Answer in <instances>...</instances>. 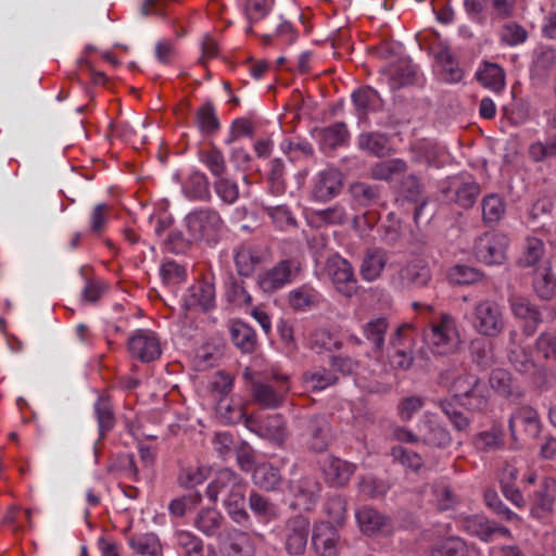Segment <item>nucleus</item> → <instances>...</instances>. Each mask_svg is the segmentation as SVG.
I'll return each instance as SVG.
<instances>
[{"label":"nucleus","mask_w":556,"mask_h":556,"mask_svg":"<svg viewBox=\"0 0 556 556\" xmlns=\"http://www.w3.org/2000/svg\"><path fill=\"white\" fill-rule=\"evenodd\" d=\"M426 338L438 354L455 351L459 344L455 318L450 314H440L434 317L426 332Z\"/></svg>","instance_id":"1"},{"label":"nucleus","mask_w":556,"mask_h":556,"mask_svg":"<svg viewBox=\"0 0 556 556\" xmlns=\"http://www.w3.org/2000/svg\"><path fill=\"white\" fill-rule=\"evenodd\" d=\"M296 428L307 448L325 452L330 443V426L324 415H306L298 418Z\"/></svg>","instance_id":"2"},{"label":"nucleus","mask_w":556,"mask_h":556,"mask_svg":"<svg viewBox=\"0 0 556 556\" xmlns=\"http://www.w3.org/2000/svg\"><path fill=\"white\" fill-rule=\"evenodd\" d=\"M472 327L481 336L497 337L505 328L500 304L488 299L478 302L472 312Z\"/></svg>","instance_id":"3"},{"label":"nucleus","mask_w":556,"mask_h":556,"mask_svg":"<svg viewBox=\"0 0 556 556\" xmlns=\"http://www.w3.org/2000/svg\"><path fill=\"white\" fill-rule=\"evenodd\" d=\"M509 239L500 232H484L475 242V257L486 265L502 264L506 260Z\"/></svg>","instance_id":"4"},{"label":"nucleus","mask_w":556,"mask_h":556,"mask_svg":"<svg viewBox=\"0 0 556 556\" xmlns=\"http://www.w3.org/2000/svg\"><path fill=\"white\" fill-rule=\"evenodd\" d=\"M326 274L336 290L342 295L351 298L356 293L358 289L357 279L353 266L345 258L337 254L330 256L326 262Z\"/></svg>","instance_id":"5"},{"label":"nucleus","mask_w":556,"mask_h":556,"mask_svg":"<svg viewBox=\"0 0 556 556\" xmlns=\"http://www.w3.org/2000/svg\"><path fill=\"white\" fill-rule=\"evenodd\" d=\"M301 271V264L296 260H282L273 268L258 277V286L264 292H275L292 282Z\"/></svg>","instance_id":"6"},{"label":"nucleus","mask_w":556,"mask_h":556,"mask_svg":"<svg viewBox=\"0 0 556 556\" xmlns=\"http://www.w3.org/2000/svg\"><path fill=\"white\" fill-rule=\"evenodd\" d=\"M508 429L513 440L517 441L534 439L541 430V421L538 412L529 405L515 409L508 420Z\"/></svg>","instance_id":"7"},{"label":"nucleus","mask_w":556,"mask_h":556,"mask_svg":"<svg viewBox=\"0 0 556 556\" xmlns=\"http://www.w3.org/2000/svg\"><path fill=\"white\" fill-rule=\"evenodd\" d=\"M127 348L131 357L142 363L153 362L162 354L160 338L147 329L135 331L128 339Z\"/></svg>","instance_id":"8"},{"label":"nucleus","mask_w":556,"mask_h":556,"mask_svg":"<svg viewBox=\"0 0 556 556\" xmlns=\"http://www.w3.org/2000/svg\"><path fill=\"white\" fill-rule=\"evenodd\" d=\"M309 520L303 515L289 518L285 525V548L290 555H302L309 535Z\"/></svg>","instance_id":"9"},{"label":"nucleus","mask_w":556,"mask_h":556,"mask_svg":"<svg viewBox=\"0 0 556 556\" xmlns=\"http://www.w3.org/2000/svg\"><path fill=\"white\" fill-rule=\"evenodd\" d=\"M248 428L258 437L266 439L277 446H282L289 437L287 422L282 415H269L261 421L247 419Z\"/></svg>","instance_id":"10"},{"label":"nucleus","mask_w":556,"mask_h":556,"mask_svg":"<svg viewBox=\"0 0 556 556\" xmlns=\"http://www.w3.org/2000/svg\"><path fill=\"white\" fill-rule=\"evenodd\" d=\"M289 386L283 382H264L253 380L251 382V395L253 401L263 408L274 409L281 406L285 402Z\"/></svg>","instance_id":"11"},{"label":"nucleus","mask_w":556,"mask_h":556,"mask_svg":"<svg viewBox=\"0 0 556 556\" xmlns=\"http://www.w3.org/2000/svg\"><path fill=\"white\" fill-rule=\"evenodd\" d=\"M217 548L223 556H253L255 552L248 533L235 529L218 533Z\"/></svg>","instance_id":"12"},{"label":"nucleus","mask_w":556,"mask_h":556,"mask_svg":"<svg viewBox=\"0 0 556 556\" xmlns=\"http://www.w3.org/2000/svg\"><path fill=\"white\" fill-rule=\"evenodd\" d=\"M462 529L471 536H476L483 542H490L495 534L505 538L510 536L508 528L497 525L495 521L481 515H473L462 520Z\"/></svg>","instance_id":"13"},{"label":"nucleus","mask_w":556,"mask_h":556,"mask_svg":"<svg viewBox=\"0 0 556 556\" xmlns=\"http://www.w3.org/2000/svg\"><path fill=\"white\" fill-rule=\"evenodd\" d=\"M409 327H399L390 338L393 352L390 355V363L394 368L406 370L414 361L412 351V339L408 337Z\"/></svg>","instance_id":"14"},{"label":"nucleus","mask_w":556,"mask_h":556,"mask_svg":"<svg viewBox=\"0 0 556 556\" xmlns=\"http://www.w3.org/2000/svg\"><path fill=\"white\" fill-rule=\"evenodd\" d=\"M431 280V270L421 260L413 261L402 267L395 277L401 289H414L428 286Z\"/></svg>","instance_id":"15"},{"label":"nucleus","mask_w":556,"mask_h":556,"mask_svg":"<svg viewBox=\"0 0 556 556\" xmlns=\"http://www.w3.org/2000/svg\"><path fill=\"white\" fill-rule=\"evenodd\" d=\"M289 489L296 501L295 505L309 510L319 497L321 484L315 477L305 476L296 481H292Z\"/></svg>","instance_id":"16"},{"label":"nucleus","mask_w":556,"mask_h":556,"mask_svg":"<svg viewBox=\"0 0 556 556\" xmlns=\"http://www.w3.org/2000/svg\"><path fill=\"white\" fill-rule=\"evenodd\" d=\"M480 192V186L475 181H454L451 182L447 187L442 188L444 201L454 202L464 208L471 207Z\"/></svg>","instance_id":"17"},{"label":"nucleus","mask_w":556,"mask_h":556,"mask_svg":"<svg viewBox=\"0 0 556 556\" xmlns=\"http://www.w3.org/2000/svg\"><path fill=\"white\" fill-rule=\"evenodd\" d=\"M471 443L481 453L500 451L505 446V429L501 422L493 421L489 429L476 433Z\"/></svg>","instance_id":"18"},{"label":"nucleus","mask_w":556,"mask_h":556,"mask_svg":"<svg viewBox=\"0 0 556 556\" xmlns=\"http://www.w3.org/2000/svg\"><path fill=\"white\" fill-rule=\"evenodd\" d=\"M338 540V532L330 522H320L315 526L312 534V544L320 556H337Z\"/></svg>","instance_id":"19"},{"label":"nucleus","mask_w":556,"mask_h":556,"mask_svg":"<svg viewBox=\"0 0 556 556\" xmlns=\"http://www.w3.org/2000/svg\"><path fill=\"white\" fill-rule=\"evenodd\" d=\"M357 146L362 151L377 157H384L394 152L390 136L380 131L359 134Z\"/></svg>","instance_id":"20"},{"label":"nucleus","mask_w":556,"mask_h":556,"mask_svg":"<svg viewBox=\"0 0 556 556\" xmlns=\"http://www.w3.org/2000/svg\"><path fill=\"white\" fill-rule=\"evenodd\" d=\"M513 314L526 321L523 326V333L532 336L539 325L543 321L542 314L536 305L530 302L527 298L518 296L511 300Z\"/></svg>","instance_id":"21"},{"label":"nucleus","mask_w":556,"mask_h":556,"mask_svg":"<svg viewBox=\"0 0 556 556\" xmlns=\"http://www.w3.org/2000/svg\"><path fill=\"white\" fill-rule=\"evenodd\" d=\"M556 496V480L545 477L540 489L535 492L531 514L536 518H543L553 511Z\"/></svg>","instance_id":"22"},{"label":"nucleus","mask_w":556,"mask_h":556,"mask_svg":"<svg viewBox=\"0 0 556 556\" xmlns=\"http://www.w3.org/2000/svg\"><path fill=\"white\" fill-rule=\"evenodd\" d=\"M229 332L233 344L242 353H253L258 345L257 336L254 329L244 321L239 319L231 320L229 324Z\"/></svg>","instance_id":"23"},{"label":"nucleus","mask_w":556,"mask_h":556,"mask_svg":"<svg viewBox=\"0 0 556 556\" xmlns=\"http://www.w3.org/2000/svg\"><path fill=\"white\" fill-rule=\"evenodd\" d=\"M388 262L387 253L380 248L367 249L361 267L359 274L366 281H374L380 277Z\"/></svg>","instance_id":"24"},{"label":"nucleus","mask_w":556,"mask_h":556,"mask_svg":"<svg viewBox=\"0 0 556 556\" xmlns=\"http://www.w3.org/2000/svg\"><path fill=\"white\" fill-rule=\"evenodd\" d=\"M397 192L400 197L409 202L418 203L420 201V203L416 205L414 211V219L416 223H418L426 201L421 197L422 187L417 176H402V179L400 180L397 186Z\"/></svg>","instance_id":"25"},{"label":"nucleus","mask_w":556,"mask_h":556,"mask_svg":"<svg viewBox=\"0 0 556 556\" xmlns=\"http://www.w3.org/2000/svg\"><path fill=\"white\" fill-rule=\"evenodd\" d=\"M127 542L132 553L138 556L162 555L161 542L154 533H134L128 536Z\"/></svg>","instance_id":"26"},{"label":"nucleus","mask_w":556,"mask_h":556,"mask_svg":"<svg viewBox=\"0 0 556 556\" xmlns=\"http://www.w3.org/2000/svg\"><path fill=\"white\" fill-rule=\"evenodd\" d=\"M489 382L497 394L509 401H517L522 397V392L514 388L511 374L506 369H493L490 374Z\"/></svg>","instance_id":"27"},{"label":"nucleus","mask_w":556,"mask_h":556,"mask_svg":"<svg viewBox=\"0 0 556 556\" xmlns=\"http://www.w3.org/2000/svg\"><path fill=\"white\" fill-rule=\"evenodd\" d=\"M532 288L535 294L543 301H551L556 295V277L551 267L535 268Z\"/></svg>","instance_id":"28"},{"label":"nucleus","mask_w":556,"mask_h":556,"mask_svg":"<svg viewBox=\"0 0 556 556\" xmlns=\"http://www.w3.org/2000/svg\"><path fill=\"white\" fill-rule=\"evenodd\" d=\"M324 472L328 482L334 486L346 484L354 472V466L337 457H328Z\"/></svg>","instance_id":"29"},{"label":"nucleus","mask_w":556,"mask_h":556,"mask_svg":"<svg viewBox=\"0 0 556 556\" xmlns=\"http://www.w3.org/2000/svg\"><path fill=\"white\" fill-rule=\"evenodd\" d=\"M351 99L358 116L374 112L381 105V98L378 91L370 86H363L354 90Z\"/></svg>","instance_id":"30"},{"label":"nucleus","mask_w":556,"mask_h":556,"mask_svg":"<svg viewBox=\"0 0 556 556\" xmlns=\"http://www.w3.org/2000/svg\"><path fill=\"white\" fill-rule=\"evenodd\" d=\"M222 502L228 515L233 519L235 522L243 523L249 520V514L245 510V495L243 485L236 488L233 491H229V493L222 497Z\"/></svg>","instance_id":"31"},{"label":"nucleus","mask_w":556,"mask_h":556,"mask_svg":"<svg viewBox=\"0 0 556 556\" xmlns=\"http://www.w3.org/2000/svg\"><path fill=\"white\" fill-rule=\"evenodd\" d=\"M321 301V294L309 285H303L289 293V304L296 311H306L316 307Z\"/></svg>","instance_id":"32"},{"label":"nucleus","mask_w":556,"mask_h":556,"mask_svg":"<svg viewBox=\"0 0 556 556\" xmlns=\"http://www.w3.org/2000/svg\"><path fill=\"white\" fill-rule=\"evenodd\" d=\"M432 556H479L478 552L464 540L450 536L438 542L431 551Z\"/></svg>","instance_id":"33"},{"label":"nucleus","mask_w":556,"mask_h":556,"mask_svg":"<svg viewBox=\"0 0 556 556\" xmlns=\"http://www.w3.org/2000/svg\"><path fill=\"white\" fill-rule=\"evenodd\" d=\"M420 440L426 445L444 448L451 444L452 437L444 426L433 420H427L424 425Z\"/></svg>","instance_id":"34"},{"label":"nucleus","mask_w":556,"mask_h":556,"mask_svg":"<svg viewBox=\"0 0 556 556\" xmlns=\"http://www.w3.org/2000/svg\"><path fill=\"white\" fill-rule=\"evenodd\" d=\"M437 405L446 416L453 428L458 432H467L470 428L471 420L463 410L457 407V403L452 397H444L437 402Z\"/></svg>","instance_id":"35"},{"label":"nucleus","mask_w":556,"mask_h":556,"mask_svg":"<svg viewBox=\"0 0 556 556\" xmlns=\"http://www.w3.org/2000/svg\"><path fill=\"white\" fill-rule=\"evenodd\" d=\"M418 66L409 61L399 62L392 70L390 75V88L392 90L400 89L407 85H413L418 78Z\"/></svg>","instance_id":"36"},{"label":"nucleus","mask_w":556,"mask_h":556,"mask_svg":"<svg viewBox=\"0 0 556 556\" xmlns=\"http://www.w3.org/2000/svg\"><path fill=\"white\" fill-rule=\"evenodd\" d=\"M350 137L346 125L343 122H337L321 129L319 134L320 148L323 150H332L348 142Z\"/></svg>","instance_id":"37"},{"label":"nucleus","mask_w":556,"mask_h":556,"mask_svg":"<svg viewBox=\"0 0 556 556\" xmlns=\"http://www.w3.org/2000/svg\"><path fill=\"white\" fill-rule=\"evenodd\" d=\"M343 187L341 176H318L312 194L315 200L327 202L338 195Z\"/></svg>","instance_id":"38"},{"label":"nucleus","mask_w":556,"mask_h":556,"mask_svg":"<svg viewBox=\"0 0 556 556\" xmlns=\"http://www.w3.org/2000/svg\"><path fill=\"white\" fill-rule=\"evenodd\" d=\"M252 479L255 485L265 491L277 490L282 480L279 469L267 463L253 469Z\"/></svg>","instance_id":"39"},{"label":"nucleus","mask_w":556,"mask_h":556,"mask_svg":"<svg viewBox=\"0 0 556 556\" xmlns=\"http://www.w3.org/2000/svg\"><path fill=\"white\" fill-rule=\"evenodd\" d=\"M477 80L485 88L500 92L505 87L504 70L494 63H485L483 68L476 73Z\"/></svg>","instance_id":"40"},{"label":"nucleus","mask_w":556,"mask_h":556,"mask_svg":"<svg viewBox=\"0 0 556 556\" xmlns=\"http://www.w3.org/2000/svg\"><path fill=\"white\" fill-rule=\"evenodd\" d=\"M242 484L238 481L236 475L230 469H222L216 472V476L211 483V502H217L218 498L224 497L229 491Z\"/></svg>","instance_id":"41"},{"label":"nucleus","mask_w":556,"mask_h":556,"mask_svg":"<svg viewBox=\"0 0 556 556\" xmlns=\"http://www.w3.org/2000/svg\"><path fill=\"white\" fill-rule=\"evenodd\" d=\"M186 226L191 240H205L208 230V211L194 210L190 212L186 217Z\"/></svg>","instance_id":"42"},{"label":"nucleus","mask_w":556,"mask_h":556,"mask_svg":"<svg viewBox=\"0 0 556 556\" xmlns=\"http://www.w3.org/2000/svg\"><path fill=\"white\" fill-rule=\"evenodd\" d=\"M263 256L251 245L241 247L235 256L236 266L240 276H250L256 266L262 263Z\"/></svg>","instance_id":"43"},{"label":"nucleus","mask_w":556,"mask_h":556,"mask_svg":"<svg viewBox=\"0 0 556 556\" xmlns=\"http://www.w3.org/2000/svg\"><path fill=\"white\" fill-rule=\"evenodd\" d=\"M361 530L366 534H375L386 525V518L376 509L364 506L356 511Z\"/></svg>","instance_id":"44"},{"label":"nucleus","mask_w":556,"mask_h":556,"mask_svg":"<svg viewBox=\"0 0 556 556\" xmlns=\"http://www.w3.org/2000/svg\"><path fill=\"white\" fill-rule=\"evenodd\" d=\"M388 327V320L382 317L371 319L364 326V334L372 343L375 353L382 351Z\"/></svg>","instance_id":"45"},{"label":"nucleus","mask_w":556,"mask_h":556,"mask_svg":"<svg viewBox=\"0 0 556 556\" xmlns=\"http://www.w3.org/2000/svg\"><path fill=\"white\" fill-rule=\"evenodd\" d=\"M249 506L256 516L266 521L275 520L279 516L278 507L257 492L250 494Z\"/></svg>","instance_id":"46"},{"label":"nucleus","mask_w":556,"mask_h":556,"mask_svg":"<svg viewBox=\"0 0 556 556\" xmlns=\"http://www.w3.org/2000/svg\"><path fill=\"white\" fill-rule=\"evenodd\" d=\"M508 359L511 366L522 375H534L538 370V364L531 352L526 349L516 348L511 350Z\"/></svg>","instance_id":"47"},{"label":"nucleus","mask_w":556,"mask_h":556,"mask_svg":"<svg viewBox=\"0 0 556 556\" xmlns=\"http://www.w3.org/2000/svg\"><path fill=\"white\" fill-rule=\"evenodd\" d=\"M216 417L225 424H236L243 417L240 406H233L229 395H222L215 405Z\"/></svg>","instance_id":"48"},{"label":"nucleus","mask_w":556,"mask_h":556,"mask_svg":"<svg viewBox=\"0 0 556 556\" xmlns=\"http://www.w3.org/2000/svg\"><path fill=\"white\" fill-rule=\"evenodd\" d=\"M240 441V438L230 431L215 432L212 440L214 451L222 459H227L235 456V451Z\"/></svg>","instance_id":"49"},{"label":"nucleus","mask_w":556,"mask_h":556,"mask_svg":"<svg viewBox=\"0 0 556 556\" xmlns=\"http://www.w3.org/2000/svg\"><path fill=\"white\" fill-rule=\"evenodd\" d=\"M544 242L539 238H527L518 265L521 267H532L539 263L544 255Z\"/></svg>","instance_id":"50"},{"label":"nucleus","mask_w":556,"mask_h":556,"mask_svg":"<svg viewBox=\"0 0 556 556\" xmlns=\"http://www.w3.org/2000/svg\"><path fill=\"white\" fill-rule=\"evenodd\" d=\"M470 355L472 362L482 369L493 364L492 344L484 339H476L470 343Z\"/></svg>","instance_id":"51"},{"label":"nucleus","mask_w":556,"mask_h":556,"mask_svg":"<svg viewBox=\"0 0 556 556\" xmlns=\"http://www.w3.org/2000/svg\"><path fill=\"white\" fill-rule=\"evenodd\" d=\"M182 305L186 309H199L203 313L208 311V298L203 285L190 287L182 298Z\"/></svg>","instance_id":"52"},{"label":"nucleus","mask_w":556,"mask_h":556,"mask_svg":"<svg viewBox=\"0 0 556 556\" xmlns=\"http://www.w3.org/2000/svg\"><path fill=\"white\" fill-rule=\"evenodd\" d=\"M500 38L502 43L516 47L528 39V31L518 23L508 22L502 26Z\"/></svg>","instance_id":"53"},{"label":"nucleus","mask_w":556,"mask_h":556,"mask_svg":"<svg viewBox=\"0 0 556 556\" xmlns=\"http://www.w3.org/2000/svg\"><path fill=\"white\" fill-rule=\"evenodd\" d=\"M358 488L362 494L371 498H380L387 494L390 485L382 479L374 476H366L359 481Z\"/></svg>","instance_id":"54"},{"label":"nucleus","mask_w":556,"mask_h":556,"mask_svg":"<svg viewBox=\"0 0 556 556\" xmlns=\"http://www.w3.org/2000/svg\"><path fill=\"white\" fill-rule=\"evenodd\" d=\"M353 198L363 206L377 203L380 198L378 187L364 182H355L350 188Z\"/></svg>","instance_id":"55"},{"label":"nucleus","mask_w":556,"mask_h":556,"mask_svg":"<svg viewBox=\"0 0 556 556\" xmlns=\"http://www.w3.org/2000/svg\"><path fill=\"white\" fill-rule=\"evenodd\" d=\"M529 156L534 162H541L556 155V134L548 136L546 142L536 141L530 144Z\"/></svg>","instance_id":"56"},{"label":"nucleus","mask_w":556,"mask_h":556,"mask_svg":"<svg viewBox=\"0 0 556 556\" xmlns=\"http://www.w3.org/2000/svg\"><path fill=\"white\" fill-rule=\"evenodd\" d=\"M177 545L182 548L184 556H202L200 540L189 531L177 530L175 532Z\"/></svg>","instance_id":"57"},{"label":"nucleus","mask_w":556,"mask_h":556,"mask_svg":"<svg viewBox=\"0 0 556 556\" xmlns=\"http://www.w3.org/2000/svg\"><path fill=\"white\" fill-rule=\"evenodd\" d=\"M309 343L312 349L318 351L339 350L342 342L333 338L332 333L327 329H317L311 334Z\"/></svg>","instance_id":"58"},{"label":"nucleus","mask_w":556,"mask_h":556,"mask_svg":"<svg viewBox=\"0 0 556 556\" xmlns=\"http://www.w3.org/2000/svg\"><path fill=\"white\" fill-rule=\"evenodd\" d=\"M505 212V205L500 197L488 195L482 202V216L485 223L498 222Z\"/></svg>","instance_id":"59"},{"label":"nucleus","mask_w":556,"mask_h":556,"mask_svg":"<svg viewBox=\"0 0 556 556\" xmlns=\"http://www.w3.org/2000/svg\"><path fill=\"white\" fill-rule=\"evenodd\" d=\"M451 277L457 285H471L484 279L482 271L467 265L454 266L451 270Z\"/></svg>","instance_id":"60"},{"label":"nucleus","mask_w":556,"mask_h":556,"mask_svg":"<svg viewBox=\"0 0 556 556\" xmlns=\"http://www.w3.org/2000/svg\"><path fill=\"white\" fill-rule=\"evenodd\" d=\"M233 386V377L225 370H217L211 378V397L229 395Z\"/></svg>","instance_id":"61"},{"label":"nucleus","mask_w":556,"mask_h":556,"mask_svg":"<svg viewBox=\"0 0 556 556\" xmlns=\"http://www.w3.org/2000/svg\"><path fill=\"white\" fill-rule=\"evenodd\" d=\"M243 283L242 280L230 278L227 287V300L237 306L250 305L252 303V296L247 292Z\"/></svg>","instance_id":"62"},{"label":"nucleus","mask_w":556,"mask_h":556,"mask_svg":"<svg viewBox=\"0 0 556 556\" xmlns=\"http://www.w3.org/2000/svg\"><path fill=\"white\" fill-rule=\"evenodd\" d=\"M391 456L394 460L401 463L404 467L409 468L413 471H417L424 465L422 458L417 453L400 445L392 447Z\"/></svg>","instance_id":"63"},{"label":"nucleus","mask_w":556,"mask_h":556,"mask_svg":"<svg viewBox=\"0 0 556 556\" xmlns=\"http://www.w3.org/2000/svg\"><path fill=\"white\" fill-rule=\"evenodd\" d=\"M535 348L542 353L544 359L556 362V331L542 332L535 341Z\"/></svg>","instance_id":"64"}]
</instances>
